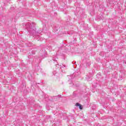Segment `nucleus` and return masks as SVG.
I'll use <instances>...</instances> for the list:
<instances>
[{"label":"nucleus","instance_id":"nucleus-14","mask_svg":"<svg viewBox=\"0 0 126 126\" xmlns=\"http://www.w3.org/2000/svg\"><path fill=\"white\" fill-rule=\"evenodd\" d=\"M73 85L74 86V84H73Z\"/></svg>","mask_w":126,"mask_h":126},{"label":"nucleus","instance_id":"nucleus-7","mask_svg":"<svg viewBox=\"0 0 126 126\" xmlns=\"http://www.w3.org/2000/svg\"><path fill=\"white\" fill-rule=\"evenodd\" d=\"M52 60H53V62H56V63H58V58H56L55 57H53L52 58Z\"/></svg>","mask_w":126,"mask_h":126},{"label":"nucleus","instance_id":"nucleus-11","mask_svg":"<svg viewBox=\"0 0 126 126\" xmlns=\"http://www.w3.org/2000/svg\"><path fill=\"white\" fill-rule=\"evenodd\" d=\"M54 63H55V65H56V66H58V65H59L58 64L59 63H58V62H57H57Z\"/></svg>","mask_w":126,"mask_h":126},{"label":"nucleus","instance_id":"nucleus-1","mask_svg":"<svg viewBox=\"0 0 126 126\" xmlns=\"http://www.w3.org/2000/svg\"><path fill=\"white\" fill-rule=\"evenodd\" d=\"M26 28L27 29L28 32L32 36H36L37 41H40V37L39 36V34L41 33L40 32H36V28L35 27V24L34 23L31 24L29 23L25 25Z\"/></svg>","mask_w":126,"mask_h":126},{"label":"nucleus","instance_id":"nucleus-6","mask_svg":"<svg viewBox=\"0 0 126 126\" xmlns=\"http://www.w3.org/2000/svg\"><path fill=\"white\" fill-rule=\"evenodd\" d=\"M97 18L99 20H101V19H103L104 18V17H103V16L102 15H101L100 16H97Z\"/></svg>","mask_w":126,"mask_h":126},{"label":"nucleus","instance_id":"nucleus-8","mask_svg":"<svg viewBox=\"0 0 126 126\" xmlns=\"http://www.w3.org/2000/svg\"><path fill=\"white\" fill-rule=\"evenodd\" d=\"M86 79H87V80H88V81H90V80H91V78H90V77L87 76L86 77Z\"/></svg>","mask_w":126,"mask_h":126},{"label":"nucleus","instance_id":"nucleus-10","mask_svg":"<svg viewBox=\"0 0 126 126\" xmlns=\"http://www.w3.org/2000/svg\"><path fill=\"white\" fill-rule=\"evenodd\" d=\"M79 107L80 110H82V109H83V108L82 107V105H81V104H80V105Z\"/></svg>","mask_w":126,"mask_h":126},{"label":"nucleus","instance_id":"nucleus-9","mask_svg":"<svg viewBox=\"0 0 126 126\" xmlns=\"http://www.w3.org/2000/svg\"><path fill=\"white\" fill-rule=\"evenodd\" d=\"M80 105H81V104H80L79 103H78V102H77V103H76V106L77 107H79Z\"/></svg>","mask_w":126,"mask_h":126},{"label":"nucleus","instance_id":"nucleus-5","mask_svg":"<svg viewBox=\"0 0 126 126\" xmlns=\"http://www.w3.org/2000/svg\"><path fill=\"white\" fill-rule=\"evenodd\" d=\"M34 103H35V99H31L30 101V105H33Z\"/></svg>","mask_w":126,"mask_h":126},{"label":"nucleus","instance_id":"nucleus-2","mask_svg":"<svg viewBox=\"0 0 126 126\" xmlns=\"http://www.w3.org/2000/svg\"><path fill=\"white\" fill-rule=\"evenodd\" d=\"M39 55L40 57H42V58H44V57L46 56V51L44 49L40 50V51L39 52Z\"/></svg>","mask_w":126,"mask_h":126},{"label":"nucleus","instance_id":"nucleus-13","mask_svg":"<svg viewBox=\"0 0 126 126\" xmlns=\"http://www.w3.org/2000/svg\"><path fill=\"white\" fill-rule=\"evenodd\" d=\"M72 83V82H70V83H69V84H71Z\"/></svg>","mask_w":126,"mask_h":126},{"label":"nucleus","instance_id":"nucleus-3","mask_svg":"<svg viewBox=\"0 0 126 126\" xmlns=\"http://www.w3.org/2000/svg\"><path fill=\"white\" fill-rule=\"evenodd\" d=\"M61 97H62V95H57V96H53V98L54 99H56L57 100H58V99H60V98H61Z\"/></svg>","mask_w":126,"mask_h":126},{"label":"nucleus","instance_id":"nucleus-12","mask_svg":"<svg viewBox=\"0 0 126 126\" xmlns=\"http://www.w3.org/2000/svg\"><path fill=\"white\" fill-rule=\"evenodd\" d=\"M75 86H76V87H78V86H79V85H75Z\"/></svg>","mask_w":126,"mask_h":126},{"label":"nucleus","instance_id":"nucleus-15","mask_svg":"<svg viewBox=\"0 0 126 126\" xmlns=\"http://www.w3.org/2000/svg\"><path fill=\"white\" fill-rule=\"evenodd\" d=\"M73 94H74V93H73Z\"/></svg>","mask_w":126,"mask_h":126},{"label":"nucleus","instance_id":"nucleus-4","mask_svg":"<svg viewBox=\"0 0 126 126\" xmlns=\"http://www.w3.org/2000/svg\"><path fill=\"white\" fill-rule=\"evenodd\" d=\"M44 99H45V101H49V100H50V98H49V95H45L44 96Z\"/></svg>","mask_w":126,"mask_h":126}]
</instances>
